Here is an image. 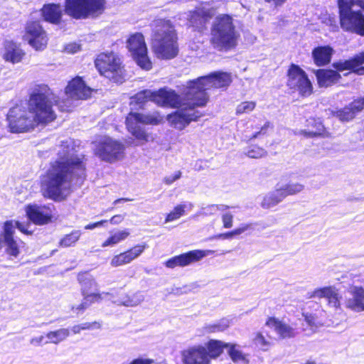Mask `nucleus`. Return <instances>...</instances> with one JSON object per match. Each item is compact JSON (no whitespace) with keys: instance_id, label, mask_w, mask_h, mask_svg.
I'll return each instance as SVG.
<instances>
[{"instance_id":"obj_1","label":"nucleus","mask_w":364,"mask_h":364,"mask_svg":"<svg viewBox=\"0 0 364 364\" xmlns=\"http://www.w3.org/2000/svg\"><path fill=\"white\" fill-rule=\"evenodd\" d=\"M53 95L48 85H36L28 94L26 107L16 105L9 109L7 120L10 131L13 133L27 132L54 122L58 115L54 109Z\"/></svg>"},{"instance_id":"obj_2","label":"nucleus","mask_w":364,"mask_h":364,"mask_svg":"<svg viewBox=\"0 0 364 364\" xmlns=\"http://www.w3.org/2000/svg\"><path fill=\"white\" fill-rule=\"evenodd\" d=\"M232 82L230 73L215 71L188 82L187 100L190 103L184 105L180 110L168 114L167 120L170 125L178 130H183L191 122H198L204 113L196 109L205 107L209 101L206 92L211 89H226Z\"/></svg>"},{"instance_id":"obj_3","label":"nucleus","mask_w":364,"mask_h":364,"mask_svg":"<svg viewBox=\"0 0 364 364\" xmlns=\"http://www.w3.org/2000/svg\"><path fill=\"white\" fill-rule=\"evenodd\" d=\"M85 170L84 156L55 161L41 176L39 185L42 196L55 202L65 200L76 172L85 174Z\"/></svg>"},{"instance_id":"obj_4","label":"nucleus","mask_w":364,"mask_h":364,"mask_svg":"<svg viewBox=\"0 0 364 364\" xmlns=\"http://www.w3.org/2000/svg\"><path fill=\"white\" fill-rule=\"evenodd\" d=\"M154 27L152 50L156 56L164 60L174 58L178 53V36L170 19L158 18L152 22Z\"/></svg>"},{"instance_id":"obj_5","label":"nucleus","mask_w":364,"mask_h":364,"mask_svg":"<svg viewBox=\"0 0 364 364\" xmlns=\"http://www.w3.org/2000/svg\"><path fill=\"white\" fill-rule=\"evenodd\" d=\"M239 38L232 17L226 14L218 15L211 27V46L218 51H230L237 46Z\"/></svg>"},{"instance_id":"obj_6","label":"nucleus","mask_w":364,"mask_h":364,"mask_svg":"<svg viewBox=\"0 0 364 364\" xmlns=\"http://www.w3.org/2000/svg\"><path fill=\"white\" fill-rule=\"evenodd\" d=\"M341 28L364 36V0H337Z\"/></svg>"},{"instance_id":"obj_7","label":"nucleus","mask_w":364,"mask_h":364,"mask_svg":"<svg viewBox=\"0 0 364 364\" xmlns=\"http://www.w3.org/2000/svg\"><path fill=\"white\" fill-rule=\"evenodd\" d=\"M94 63L100 75L115 82H121L124 80L125 65L122 57L117 53L112 50L101 52L96 56Z\"/></svg>"},{"instance_id":"obj_8","label":"nucleus","mask_w":364,"mask_h":364,"mask_svg":"<svg viewBox=\"0 0 364 364\" xmlns=\"http://www.w3.org/2000/svg\"><path fill=\"white\" fill-rule=\"evenodd\" d=\"M106 0H65L64 11L73 19L96 18L106 9Z\"/></svg>"},{"instance_id":"obj_9","label":"nucleus","mask_w":364,"mask_h":364,"mask_svg":"<svg viewBox=\"0 0 364 364\" xmlns=\"http://www.w3.org/2000/svg\"><path fill=\"white\" fill-rule=\"evenodd\" d=\"M163 121L164 117L159 112L149 114L129 112L126 117L125 125L128 132L136 139L146 143L149 141V135L139 124L156 126Z\"/></svg>"},{"instance_id":"obj_10","label":"nucleus","mask_w":364,"mask_h":364,"mask_svg":"<svg viewBox=\"0 0 364 364\" xmlns=\"http://www.w3.org/2000/svg\"><path fill=\"white\" fill-rule=\"evenodd\" d=\"M286 77V85L291 92H297L302 98H307L314 93L312 82L299 65L291 63L287 70Z\"/></svg>"},{"instance_id":"obj_11","label":"nucleus","mask_w":364,"mask_h":364,"mask_svg":"<svg viewBox=\"0 0 364 364\" xmlns=\"http://www.w3.org/2000/svg\"><path fill=\"white\" fill-rule=\"evenodd\" d=\"M127 48L140 68L146 70L152 68L144 36L141 33L136 32L131 34L127 40Z\"/></svg>"},{"instance_id":"obj_12","label":"nucleus","mask_w":364,"mask_h":364,"mask_svg":"<svg viewBox=\"0 0 364 364\" xmlns=\"http://www.w3.org/2000/svg\"><path fill=\"white\" fill-rule=\"evenodd\" d=\"M124 149L122 143L106 136L98 141L95 153L102 161L113 163L123 158Z\"/></svg>"},{"instance_id":"obj_13","label":"nucleus","mask_w":364,"mask_h":364,"mask_svg":"<svg viewBox=\"0 0 364 364\" xmlns=\"http://www.w3.org/2000/svg\"><path fill=\"white\" fill-rule=\"evenodd\" d=\"M23 38L36 50L46 48L48 37L39 19L28 21L24 27Z\"/></svg>"},{"instance_id":"obj_14","label":"nucleus","mask_w":364,"mask_h":364,"mask_svg":"<svg viewBox=\"0 0 364 364\" xmlns=\"http://www.w3.org/2000/svg\"><path fill=\"white\" fill-rule=\"evenodd\" d=\"M186 92L187 90L184 93L185 102H182L181 97L178 93L174 90L164 87L157 90H154V103L159 107L178 109V110H180L184 107V105L190 103L186 98ZM176 111H177V109Z\"/></svg>"},{"instance_id":"obj_15","label":"nucleus","mask_w":364,"mask_h":364,"mask_svg":"<svg viewBox=\"0 0 364 364\" xmlns=\"http://www.w3.org/2000/svg\"><path fill=\"white\" fill-rule=\"evenodd\" d=\"M348 58L344 60H338L332 64L333 69H318L314 74L320 87H328L339 82L342 78L341 72L349 70V68H343L345 63H348Z\"/></svg>"},{"instance_id":"obj_16","label":"nucleus","mask_w":364,"mask_h":364,"mask_svg":"<svg viewBox=\"0 0 364 364\" xmlns=\"http://www.w3.org/2000/svg\"><path fill=\"white\" fill-rule=\"evenodd\" d=\"M97 90L86 85L81 76H75L68 82L64 88L65 94L74 100H87Z\"/></svg>"},{"instance_id":"obj_17","label":"nucleus","mask_w":364,"mask_h":364,"mask_svg":"<svg viewBox=\"0 0 364 364\" xmlns=\"http://www.w3.org/2000/svg\"><path fill=\"white\" fill-rule=\"evenodd\" d=\"M299 134L306 139H329L332 134L323 124L321 117H309L305 121V129H301Z\"/></svg>"},{"instance_id":"obj_18","label":"nucleus","mask_w":364,"mask_h":364,"mask_svg":"<svg viewBox=\"0 0 364 364\" xmlns=\"http://www.w3.org/2000/svg\"><path fill=\"white\" fill-rule=\"evenodd\" d=\"M2 240L5 244V252L13 257H18L21 253V247L24 245L22 240L17 241L14 238V220H6L3 223Z\"/></svg>"},{"instance_id":"obj_19","label":"nucleus","mask_w":364,"mask_h":364,"mask_svg":"<svg viewBox=\"0 0 364 364\" xmlns=\"http://www.w3.org/2000/svg\"><path fill=\"white\" fill-rule=\"evenodd\" d=\"M53 205H37L29 204L26 207L28 218L36 225H43L53 221Z\"/></svg>"},{"instance_id":"obj_20","label":"nucleus","mask_w":364,"mask_h":364,"mask_svg":"<svg viewBox=\"0 0 364 364\" xmlns=\"http://www.w3.org/2000/svg\"><path fill=\"white\" fill-rule=\"evenodd\" d=\"M206 255L204 250H193L167 259L164 264L166 267L174 269L177 267H183L192 263L197 262Z\"/></svg>"},{"instance_id":"obj_21","label":"nucleus","mask_w":364,"mask_h":364,"mask_svg":"<svg viewBox=\"0 0 364 364\" xmlns=\"http://www.w3.org/2000/svg\"><path fill=\"white\" fill-rule=\"evenodd\" d=\"M147 247L145 242L135 245L125 251L114 255L111 259L110 265L114 267H117L129 264L135 259L138 258L145 251Z\"/></svg>"},{"instance_id":"obj_22","label":"nucleus","mask_w":364,"mask_h":364,"mask_svg":"<svg viewBox=\"0 0 364 364\" xmlns=\"http://www.w3.org/2000/svg\"><path fill=\"white\" fill-rule=\"evenodd\" d=\"M215 9H206L198 8L190 13L188 21L190 26L197 31L202 32L207 28V24L213 17Z\"/></svg>"},{"instance_id":"obj_23","label":"nucleus","mask_w":364,"mask_h":364,"mask_svg":"<svg viewBox=\"0 0 364 364\" xmlns=\"http://www.w3.org/2000/svg\"><path fill=\"white\" fill-rule=\"evenodd\" d=\"M183 364H210L202 345L190 346L181 351Z\"/></svg>"},{"instance_id":"obj_24","label":"nucleus","mask_w":364,"mask_h":364,"mask_svg":"<svg viewBox=\"0 0 364 364\" xmlns=\"http://www.w3.org/2000/svg\"><path fill=\"white\" fill-rule=\"evenodd\" d=\"M40 14L43 21L60 25L63 21V10L60 4L48 3L41 8Z\"/></svg>"},{"instance_id":"obj_25","label":"nucleus","mask_w":364,"mask_h":364,"mask_svg":"<svg viewBox=\"0 0 364 364\" xmlns=\"http://www.w3.org/2000/svg\"><path fill=\"white\" fill-rule=\"evenodd\" d=\"M265 325L269 328H273L282 339L291 338L296 335V330L293 327L275 316L267 317Z\"/></svg>"},{"instance_id":"obj_26","label":"nucleus","mask_w":364,"mask_h":364,"mask_svg":"<svg viewBox=\"0 0 364 364\" xmlns=\"http://www.w3.org/2000/svg\"><path fill=\"white\" fill-rule=\"evenodd\" d=\"M350 298L345 299V306L354 311H364V287L354 286L350 290Z\"/></svg>"},{"instance_id":"obj_27","label":"nucleus","mask_w":364,"mask_h":364,"mask_svg":"<svg viewBox=\"0 0 364 364\" xmlns=\"http://www.w3.org/2000/svg\"><path fill=\"white\" fill-rule=\"evenodd\" d=\"M25 52L20 44L13 41H6L4 46L3 59L13 64L21 62L25 56Z\"/></svg>"},{"instance_id":"obj_28","label":"nucleus","mask_w":364,"mask_h":364,"mask_svg":"<svg viewBox=\"0 0 364 364\" xmlns=\"http://www.w3.org/2000/svg\"><path fill=\"white\" fill-rule=\"evenodd\" d=\"M309 297L325 298L329 306H332L336 309L340 307L341 296L334 287L328 286L316 289Z\"/></svg>"},{"instance_id":"obj_29","label":"nucleus","mask_w":364,"mask_h":364,"mask_svg":"<svg viewBox=\"0 0 364 364\" xmlns=\"http://www.w3.org/2000/svg\"><path fill=\"white\" fill-rule=\"evenodd\" d=\"M333 53V48L329 45L315 47L311 52L314 64L318 67L328 65L331 61Z\"/></svg>"},{"instance_id":"obj_30","label":"nucleus","mask_w":364,"mask_h":364,"mask_svg":"<svg viewBox=\"0 0 364 364\" xmlns=\"http://www.w3.org/2000/svg\"><path fill=\"white\" fill-rule=\"evenodd\" d=\"M228 343H224L220 340L210 339L205 346L207 358L210 363L212 359L220 357L225 348H228Z\"/></svg>"},{"instance_id":"obj_31","label":"nucleus","mask_w":364,"mask_h":364,"mask_svg":"<svg viewBox=\"0 0 364 364\" xmlns=\"http://www.w3.org/2000/svg\"><path fill=\"white\" fill-rule=\"evenodd\" d=\"M348 63H345L343 68H349L348 73H354L357 75H364V51L354 55L348 58Z\"/></svg>"},{"instance_id":"obj_32","label":"nucleus","mask_w":364,"mask_h":364,"mask_svg":"<svg viewBox=\"0 0 364 364\" xmlns=\"http://www.w3.org/2000/svg\"><path fill=\"white\" fill-rule=\"evenodd\" d=\"M129 235L130 231L129 229H124L110 235L105 241H103L101 246L102 247L114 246L120 242L125 240Z\"/></svg>"},{"instance_id":"obj_33","label":"nucleus","mask_w":364,"mask_h":364,"mask_svg":"<svg viewBox=\"0 0 364 364\" xmlns=\"http://www.w3.org/2000/svg\"><path fill=\"white\" fill-rule=\"evenodd\" d=\"M265 141L264 146H259L257 144L251 143L247 148L245 151V154L252 159H261L267 156V151L266 150V147L269 144L267 140H264Z\"/></svg>"},{"instance_id":"obj_34","label":"nucleus","mask_w":364,"mask_h":364,"mask_svg":"<svg viewBox=\"0 0 364 364\" xmlns=\"http://www.w3.org/2000/svg\"><path fill=\"white\" fill-rule=\"evenodd\" d=\"M154 90H143L136 92L132 97V102L142 108L148 102H154Z\"/></svg>"},{"instance_id":"obj_35","label":"nucleus","mask_w":364,"mask_h":364,"mask_svg":"<svg viewBox=\"0 0 364 364\" xmlns=\"http://www.w3.org/2000/svg\"><path fill=\"white\" fill-rule=\"evenodd\" d=\"M332 114L341 122H348L356 117V114L354 113L349 105H346L342 108L337 109L332 112Z\"/></svg>"},{"instance_id":"obj_36","label":"nucleus","mask_w":364,"mask_h":364,"mask_svg":"<svg viewBox=\"0 0 364 364\" xmlns=\"http://www.w3.org/2000/svg\"><path fill=\"white\" fill-rule=\"evenodd\" d=\"M70 336L68 328H60L55 331H49L46 336L49 340L48 343L58 344L65 340ZM47 343V342H46Z\"/></svg>"},{"instance_id":"obj_37","label":"nucleus","mask_w":364,"mask_h":364,"mask_svg":"<svg viewBox=\"0 0 364 364\" xmlns=\"http://www.w3.org/2000/svg\"><path fill=\"white\" fill-rule=\"evenodd\" d=\"M230 321L226 318H222L216 323L206 324L204 331L208 333L223 332L230 327Z\"/></svg>"},{"instance_id":"obj_38","label":"nucleus","mask_w":364,"mask_h":364,"mask_svg":"<svg viewBox=\"0 0 364 364\" xmlns=\"http://www.w3.org/2000/svg\"><path fill=\"white\" fill-rule=\"evenodd\" d=\"M82 235L80 230H73L70 233L66 234L59 242V247H70L74 246L79 240Z\"/></svg>"},{"instance_id":"obj_39","label":"nucleus","mask_w":364,"mask_h":364,"mask_svg":"<svg viewBox=\"0 0 364 364\" xmlns=\"http://www.w3.org/2000/svg\"><path fill=\"white\" fill-rule=\"evenodd\" d=\"M280 202H282L281 198L274 190L262 198L260 205L264 209H269L278 205Z\"/></svg>"},{"instance_id":"obj_40","label":"nucleus","mask_w":364,"mask_h":364,"mask_svg":"<svg viewBox=\"0 0 364 364\" xmlns=\"http://www.w3.org/2000/svg\"><path fill=\"white\" fill-rule=\"evenodd\" d=\"M228 355L234 363L244 362L248 363L247 355L237 348V345L228 343Z\"/></svg>"},{"instance_id":"obj_41","label":"nucleus","mask_w":364,"mask_h":364,"mask_svg":"<svg viewBox=\"0 0 364 364\" xmlns=\"http://www.w3.org/2000/svg\"><path fill=\"white\" fill-rule=\"evenodd\" d=\"M78 282L81 287V294H87L90 292V290L95 288L97 287V283L92 277H89L85 274L80 275L78 277Z\"/></svg>"},{"instance_id":"obj_42","label":"nucleus","mask_w":364,"mask_h":364,"mask_svg":"<svg viewBox=\"0 0 364 364\" xmlns=\"http://www.w3.org/2000/svg\"><path fill=\"white\" fill-rule=\"evenodd\" d=\"M83 299L85 301L90 307L95 303H100L102 301L105 296H109V292H87V294H82Z\"/></svg>"},{"instance_id":"obj_43","label":"nucleus","mask_w":364,"mask_h":364,"mask_svg":"<svg viewBox=\"0 0 364 364\" xmlns=\"http://www.w3.org/2000/svg\"><path fill=\"white\" fill-rule=\"evenodd\" d=\"M272 340V337H269V339L266 338L261 332L256 333L254 338L255 343L263 351H267L270 348L273 343Z\"/></svg>"},{"instance_id":"obj_44","label":"nucleus","mask_w":364,"mask_h":364,"mask_svg":"<svg viewBox=\"0 0 364 364\" xmlns=\"http://www.w3.org/2000/svg\"><path fill=\"white\" fill-rule=\"evenodd\" d=\"M186 205L183 204L177 205L173 209L166 215L165 223L174 221L185 214Z\"/></svg>"},{"instance_id":"obj_45","label":"nucleus","mask_w":364,"mask_h":364,"mask_svg":"<svg viewBox=\"0 0 364 364\" xmlns=\"http://www.w3.org/2000/svg\"><path fill=\"white\" fill-rule=\"evenodd\" d=\"M269 129H272V124L269 122H266L263 126H262L259 131L255 132L250 136V140L252 139H265L268 136V131Z\"/></svg>"},{"instance_id":"obj_46","label":"nucleus","mask_w":364,"mask_h":364,"mask_svg":"<svg viewBox=\"0 0 364 364\" xmlns=\"http://www.w3.org/2000/svg\"><path fill=\"white\" fill-rule=\"evenodd\" d=\"M256 102L254 101H245L242 102L237 106L235 114L240 115L245 113H249L255 109Z\"/></svg>"},{"instance_id":"obj_47","label":"nucleus","mask_w":364,"mask_h":364,"mask_svg":"<svg viewBox=\"0 0 364 364\" xmlns=\"http://www.w3.org/2000/svg\"><path fill=\"white\" fill-rule=\"evenodd\" d=\"M348 105L357 115L364 110V96L354 98Z\"/></svg>"},{"instance_id":"obj_48","label":"nucleus","mask_w":364,"mask_h":364,"mask_svg":"<svg viewBox=\"0 0 364 364\" xmlns=\"http://www.w3.org/2000/svg\"><path fill=\"white\" fill-rule=\"evenodd\" d=\"M284 186L291 196L296 195L304 189V186L299 183H288Z\"/></svg>"},{"instance_id":"obj_49","label":"nucleus","mask_w":364,"mask_h":364,"mask_svg":"<svg viewBox=\"0 0 364 364\" xmlns=\"http://www.w3.org/2000/svg\"><path fill=\"white\" fill-rule=\"evenodd\" d=\"M224 228H230L233 225V215L230 213H225L221 217Z\"/></svg>"},{"instance_id":"obj_50","label":"nucleus","mask_w":364,"mask_h":364,"mask_svg":"<svg viewBox=\"0 0 364 364\" xmlns=\"http://www.w3.org/2000/svg\"><path fill=\"white\" fill-rule=\"evenodd\" d=\"M81 325L82 331L99 329L101 328V323L99 321L85 322Z\"/></svg>"},{"instance_id":"obj_51","label":"nucleus","mask_w":364,"mask_h":364,"mask_svg":"<svg viewBox=\"0 0 364 364\" xmlns=\"http://www.w3.org/2000/svg\"><path fill=\"white\" fill-rule=\"evenodd\" d=\"M181 176V172L180 171H177L175 173L170 176H166L164 178L163 181L166 185H171L176 180L179 179Z\"/></svg>"},{"instance_id":"obj_52","label":"nucleus","mask_w":364,"mask_h":364,"mask_svg":"<svg viewBox=\"0 0 364 364\" xmlns=\"http://www.w3.org/2000/svg\"><path fill=\"white\" fill-rule=\"evenodd\" d=\"M304 317V320L306 323L310 326H316V317L315 315L311 314H303Z\"/></svg>"},{"instance_id":"obj_53","label":"nucleus","mask_w":364,"mask_h":364,"mask_svg":"<svg viewBox=\"0 0 364 364\" xmlns=\"http://www.w3.org/2000/svg\"><path fill=\"white\" fill-rule=\"evenodd\" d=\"M252 223H245L241 225L239 228L234 229L236 235H241L242 233L252 229Z\"/></svg>"},{"instance_id":"obj_54","label":"nucleus","mask_w":364,"mask_h":364,"mask_svg":"<svg viewBox=\"0 0 364 364\" xmlns=\"http://www.w3.org/2000/svg\"><path fill=\"white\" fill-rule=\"evenodd\" d=\"M14 228H18L22 233L25 235L31 234V232L28 230V229L26 228V225L18 220H14Z\"/></svg>"},{"instance_id":"obj_55","label":"nucleus","mask_w":364,"mask_h":364,"mask_svg":"<svg viewBox=\"0 0 364 364\" xmlns=\"http://www.w3.org/2000/svg\"><path fill=\"white\" fill-rule=\"evenodd\" d=\"M276 192L277 193L279 197L281 198V200L282 201L286 197L291 196L289 194V192L287 190H286V187L284 186H281L280 188H277L275 189Z\"/></svg>"},{"instance_id":"obj_56","label":"nucleus","mask_w":364,"mask_h":364,"mask_svg":"<svg viewBox=\"0 0 364 364\" xmlns=\"http://www.w3.org/2000/svg\"><path fill=\"white\" fill-rule=\"evenodd\" d=\"M108 222L107 220H102L95 223H92L85 226V230H92L95 228L100 227Z\"/></svg>"},{"instance_id":"obj_57","label":"nucleus","mask_w":364,"mask_h":364,"mask_svg":"<svg viewBox=\"0 0 364 364\" xmlns=\"http://www.w3.org/2000/svg\"><path fill=\"white\" fill-rule=\"evenodd\" d=\"M88 307H89L88 305L87 304L85 301L83 299L80 304L77 305L76 306H73L72 307V310L73 311H76L77 313L83 312Z\"/></svg>"},{"instance_id":"obj_58","label":"nucleus","mask_w":364,"mask_h":364,"mask_svg":"<svg viewBox=\"0 0 364 364\" xmlns=\"http://www.w3.org/2000/svg\"><path fill=\"white\" fill-rule=\"evenodd\" d=\"M124 219V215L118 214L113 215L108 221L112 225H118L121 223Z\"/></svg>"},{"instance_id":"obj_59","label":"nucleus","mask_w":364,"mask_h":364,"mask_svg":"<svg viewBox=\"0 0 364 364\" xmlns=\"http://www.w3.org/2000/svg\"><path fill=\"white\" fill-rule=\"evenodd\" d=\"M234 236H236V234L235 232V230H232L227 232L220 233L217 236V237L220 238V239H223V240H226V239H232Z\"/></svg>"},{"instance_id":"obj_60","label":"nucleus","mask_w":364,"mask_h":364,"mask_svg":"<svg viewBox=\"0 0 364 364\" xmlns=\"http://www.w3.org/2000/svg\"><path fill=\"white\" fill-rule=\"evenodd\" d=\"M267 4H271L275 7L282 6L287 0H264Z\"/></svg>"},{"instance_id":"obj_61","label":"nucleus","mask_w":364,"mask_h":364,"mask_svg":"<svg viewBox=\"0 0 364 364\" xmlns=\"http://www.w3.org/2000/svg\"><path fill=\"white\" fill-rule=\"evenodd\" d=\"M122 304L127 306H133L136 304V301L134 300L133 298L127 296V299L121 302Z\"/></svg>"},{"instance_id":"obj_62","label":"nucleus","mask_w":364,"mask_h":364,"mask_svg":"<svg viewBox=\"0 0 364 364\" xmlns=\"http://www.w3.org/2000/svg\"><path fill=\"white\" fill-rule=\"evenodd\" d=\"M81 331H82V328H81V325H80V324L75 325V326H73L71 328V332H72L73 334H78V333H80Z\"/></svg>"},{"instance_id":"obj_63","label":"nucleus","mask_w":364,"mask_h":364,"mask_svg":"<svg viewBox=\"0 0 364 364\" xmlns=\"http://www.w3.org/2000/svg\"><path fill=\"white\" fill-rule=\"evenodd\" d=\"M43 339H44V336H39L37 338H32L31 342V343H35V344L39 345L43 343Z\"/></svg>"},{"instance_id":"obj_64","label":"nucleus","mask_w":364,"mask_h":364,"mask_svg":"<svg viewBox=\"0 0 364 364\" xmlns=\"http://www.w3.org/2000/svg\"><path fill=\"white\" fill-rule=\"evenodd\" d=\"M130 200H131V199H129V198H118V199L115 200L114 201V204H117V203H118L119 202H122V201L127 202V201H130Z\"/></svg>"}]
</instances>
